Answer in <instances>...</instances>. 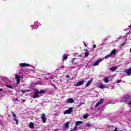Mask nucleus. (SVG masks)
Returning <instances> with one entry per match:
<instances>
[{"mask_svg": "<svg viewBox=\"0 0 131 131\" xmlns=\"http://www.w3.org/2000/svg\"><path fill=\"white\" fill-rule=\"evenodd\" d=\"M20 66L21 67H30V64L28 63H21L19 64Z\"/></svg>", "mask_w": 131, "mask_h": 131, "instance_id": "obj_6", "label": "nucleus"}, {"mask_svg": "<svg viewBox=\"0 0 131 131\" xmlns=\"http://www.w3.org/2000/svg\"><path fill=\"white\" fill-rule=\"evenodd\" d=\"M69 124H70V122H67L65 124H64V127L65 128H68L69 127Z\"/></svg>", "mask_w": 131, "mask_h": 131, "instance_id": "obj_19", "label": "nucleus"}, {"mask_svg": "<svg viewBox=\"0 0 131 131\" xmlns=\"http://www.w3.org/2000/svg\"><path fill=\"white\" fill-rule=\"evenodd\" d=\"M115 54H116V50L114 49L112 51L110 54L112 56V55H115Z\"/></svg>", "mask_w": 131, "mask_h": 131, "instance_id": "obj_20", "label": "nucleus"}, {"mask_svg": "<svg viewBox=\"0 0 131 131\" xmlns=\"http://www.w3.org/2000/svg\"><path fill=\"white\" fill-rule=\"evenodd\" d=\"M124 98L125 99V100H128L130 98V96H129L128 94H126L124 96Z\"/></svg>", "mask_w": 131, "mask_h": 131, "instance_id": "obj_15", "label": "nucleus"}, {"mask_svg": "<svg viewBox=\"0 0 131 131\" xmlns=\"http://www.w3.org/2000/svg\"><path fill=\"white\" fill-rule=\"evenodd\" d=\"M29 128H34V124H33V123L31 122L30 123L29 125Z\"/></svg>", "mask_w": 131, "mask_h": 131, "instance_id": "obj_17", "label": "nucleus"}, {"mask_svg": "<svg viewBox=\"0 0 131 131\" xmlns=\"http://www.w3.org/2000/svg\"><path fill=\"white\" fill-rule=\"evenodd\" d=\"M7 88H9V89H13V87L9 84L6 85Z\"/></svg>", "mask_w": 131, "mask_h": 131, "instance_id": "obj_27", "label": "nucleus"}, {"mask_svg": "<svg viewBox=\"0 0 131 131\" xmlns=\"http://www.w3.org/2000/svg\"><path fill=\"white\" fill-rule=\"evenodd\" d=\"M83 45L85 48H86V43H85V42H83Z\"/></svg>", "mask_w": 131, "mask_h": 131, "instance_id": "obj_33", "label": "nucleus"}, {"mask_svg": "<svg viewBox=\"0 0 131 131\" xmlns=\"http://www.w3.org/2000/svg\"><path fill=\"white\" fill-rule=\"evenodd\" d=\"M103 102H104V99H100L99 101V104H102V103H103Z\"/></svg>", "mask_w": 131, "mask_h": 131, "instance_id": "obj_26", "label": "nucleus"}, {"mask_svg": "<svg viewBox=\"0 0 131 131\" xmlns=\"http://www.w3.org/2000/svg\"><path fill=\"white\" fill-rule=\"evenodd\" d=\"M72 111H73V107H70L64 112V114H71V113H72Z\"/></svg>", "mask_w": 131, "mask_h": 131, "instance_id": "obj_1", "label": "nucleus"}, {"mask_svg": "<svg viewBox=\"0 0 131 131\" xmlns=\"http://www.w3.org/2000/svg\"><path fill=\"white\" fill-rule=\"evenodd\" d=\"M3 91H4L3 89H0V92H3Z\"/></svg>", "mask_w": 131, "mask_h": 131, "instance_id": "obj_36", "label": "nucleus"}, {"mask_svg": "<svg viewBox=\"0 0 131 131\" xmlns=\"http://www.w3.org/2000/svg\"><path fill=\"white\" fill-rule=\"evenodd\" d=\"M98 88H99L100 89H105V88H106V86L103 84H100Z\"/></svg>", "mask_w": 131, "mask_h": 131, "instance_id": "obj_18", "label": "nucleus"}, {"mask_svg": "<svg viewBox=\"0 0 131 131\" xmlns=\"http://www.w3.org/2000/svg\"><path fill=\"white\" fill-rule=\"evenodd\" d=\"M100 103H99L98 102L96 103V104L95 105V107H98Z\"/></svg>", "mask_w": 131, "mask_h": 131, "instance_id": "obj_29", "label": "nucleus"}, {"mask_svg": "<svg viewBox=\"0 0 131 131\" xmlns=\"http://www.w3.org/2000/svg\"><path fill=\"white\" fill-rule=\"evenodd\" d=\"M60 68H64V66L60 67Z\"/></svg>", "mask_w": 131, "mask_h": 131, "instance_id": "obj_39", "label": "nucleus"}, {"mask_svg": "<svg viewBox=\"0 0 131 131\" xmlns=\"http://www.w3.org/2000/svg\"><path fill=\"white\" fill-rule=\"evenodd\" d=\"M41 118L42 119L43 123H46L47 122V118H46V114H42Z\"/></svg>", "mask_w": 131, "mask_h": 131, "instance_id": "obj_3", "label": "nucleus"}, {"mask_svg": "<svg viewBox=\"0 0 131 131\" xmlns=\"http://www.w3.org/2000/svg\"><path fill=\"white\" fill-rule=\"evenodd\" d=\"M35 25H36V23H35Z\"/></svg>", "mask_w": 131, "mask_h": 131, "instance_id": "obj_40", "label": "nucleus"}, {"mask_svg": "<svg viewBox=\"0 0 131 131\" xmlns=\"http://www.w3.org/2000/svg\"><path fill=\"white\" fill-rule=\"evenodd\" d=\"M43 93H46V91L45 90H40V91H38L39 94H43Z\"/></svg>", "mask_w": 131, "mask_h": 131, "instance_id": "obj_23", "label": "nucleus"}, {"mask_svg": "<svg viewBox=\"0 0 131 131\" xmlns=\"http://www.w3.org/2000/svg\"><path fill=\"white\" fill-rule=\"evenodd\" d=\"M114 131H118V130H117V128H115V129Z\"/></svg>", "mask_w": 131, "mask_h": 131, "instance_id": "obj_37", "label": "nucleus"}, {"mask_svg": "<svg viewBox=\"0 0 131 131\" xmlns=\"http://www.w3.org/2000/svg\"><path fill=\"white\" fill-rule=\"evenodd\" d=\"M90 54V53L89 52V51L88 50H86L85 52V58L89 57V54Z\"/></svg>", "mask_w": 131, "mask_h": 131, "instance_id": "obj_21", "label": "nucleus"}, {"mask_svg": "<svg viewBox=\"0 0 131 131\" xmlns=\"http://www.w3.org/2000/svg\"><path fill=\"white\" fill-rule=\"evenodd\" d=\"M123 46H125V43H122L121 44V47H123Z\"/></svg>", "mask_w": 131, "mask_h": 131, "instance_id": "obj_30", "label": "nucleus"}, {"mask_svg": "<svg viewBox=\"0 0 131 131\" xmlns=\"http://www.w3.org/2000/svg\"><path fill=\"white\" fill-rule=\"evenodd\" d=\"M84 82L83 81H80L77 84H75L76 86H79V85H82Z\"/></svg>", "mask_w": 131, "mask_h": 131, "instance_id": "obj_9", "label": "nucleus"}, {"mask_svg": "<svg viewBox=\"0 0 131 131\" xmlns=\"http://www.w3.org/2000/svg\"><path fill=\"white\" fill-rule=\"evenodd\" d=\"M85 126H88V127H89V126H91V124L90 123L85 124Z\"/></svg>", "mask_w": 131, "mask_h": 131, "instance_id": "obj_28", "label": "nucleus"}, {"mask_svg": "<svg viewBox=\"0 0 131 131\" xmlns=\"http://www.w3.org/2000/svg\"><path fill=\"white\" fill-rule=\"evenodd\" d=\"M102 61V59L100 58L98 59L93 64V66H98L99 63H101V61Z\"/></svg>", "mask_w": 131, "mask_h": 131, "instance_id": "obj_5", "label": "nucleus"}, {"mask_svg": "<svg viewBox=\"0 0 131 131\" xmlns=\"http://www.w3.org/2000/svg\"><path fill=\"white\" fill-rule=\"evenodd\" d=\"M111 57V54H109V55L105 56V57L104 58H105V59H108V58H110Z\"/></svg>", "mask_w": 131, "mask_h": 131, "instance_id": "obj_24", "label": "nucleus"}, {"mask_svg": "<svg viewBox=\"0 0 131 131\" xmlns=\"http://www.w3.org/2000/svg\"><path fill=\"white\" fill-rule=\"evenodd\" d=\"M20 77L19 76V75H15V79L16 80V82L17 84H19L20 83V81L21 79H20Z\"/></svg>", "mask_w": 131, "mask_h": 131, "instance_id": "obj_4", "label": "nucleus"}, {"mask_svg": "<svg viewBox=\"0 0 131 131\" xmlns=\"http://www.w3.org/2000/svg\"><path fill=\"white\" fill-rule=\"evenodd\" d=\"M67 103H71L72 104L73 103H74V99H73V98H69L67 99Z\"/></svg>", "mask_w": 131, "mask_h": 131, "instance_id": "obj_10", "label": "nucleus"}, {"mask_svg": "<svg viewBox=\"0 0 131 131\" xmlns=\"http://www.w3.org/2000/svg\"><path fill=\"white\" fill-rule=\"evenodd\" d=\"M82 123H83V122H82V121H76L75 126H77L78 125H79L80 124H82Z\"/></svg>", "mask_w": 131, "mask_h": 131, "instance_id": "obj_12", "label": "nucleus"}, {"mask_svg": "<svg viewBox=\"0 0 131 131\" xmlns=\"http://www.w3.org/2000/svg\"><path fill=\"white\" fill-rule=\"evenodd\" d=\"M68 59V55L64 54L62 56V61H66Z\"/></svg>", "mask_w": 131, "mask_h": 131, "instance_id": "obj_11", "label": "nucleus"}, {"mask_svg": "<svg viewBox=\"0 0 131 131\" xmlns=\"http://www.w3.org/2000/svg\"><path fill=\"white\" fill-rule=\"evenodd\" d=\"M11 113L13 117L14 118L13 120L16 122V124H18L19 123V121L18 120V119H16V117H17V115H16L13 112H11Z\"/></svg>", "mask_w": 131, "mask_h": 131, "instance_id": "obj_2", "label": "nucleus"}, {"mask_svg": "<svg viewBox=\"0 0 131 131\" xmlns=\"http://www.w3.org/2000/svg\"><path fill=\"white\" fill-rule=\"evenodd\" d=\"M125 72L127 73L128 76L131 75V69H126L125 70Z\"/></svg>", "mask_w": 131, "mask_h": 131, "instance_id": "obj_8", "label": "nucleus"}, {"mask_svg": "<svg viewBox=\"0 0 131 131\" xmlns=\"http://www.w3.org/2000/svg\"><path fill=\"white\" fill-rule=\"evenodd\" d=\"M66 77H68V78H70V76L67 75L66 76Z\"/></svg>", "mask_w": 131, "mask_h": 131, "instance_id": "obj_35", "label": "nucleus"}, {"mask_svg": "<svg viewBox=\"0 0 131 131\" xmlns=\"http://www.w3.org/2000/svg\"><path fill=\"white\" fill-rule=\"evenodd\" d=\"M110 70H111V71H113V72H114V71H116V70H117V67H113L110 68Z\"/></svg>", "mask_w": 131, "mask_h": 131, "instance_id": "obj_13", "label": "nucleus"}, {"mask_svg": "<svg viewBox=\"0 0 131 131\" xmlns=\"http://www.w3.org/2000/svg\"><path fill=\"white\" fill-rule=\"evenodd\" d=\"M38 90H37L34 93V95L33 96V98H38Z\"/></svg>", "mask_w": 131, "mask_h": 131, "instance_id": "obj_7", "label": "nucleus"}, {"mask_svg": "<svg viewBox=\"0 0 131 131\" xmlns=\"http://www.w3.org/2000/svg\"><path fill=\"white\" fill-rule=\"evenodd\" d=\"M104 81L106 83H108V82H109V78H108L107 77L105 78L104 79Z\"/></svg>", "mask_w": 131, "mask_h": 131, "instance_id": "obj_22", "label": "nucleus"}, {"mask_svg": "<svg viewBox=\"0 0 131 131\" xmlns=\"http://www.w3.org/2000/svg\"><path fill=\"white\" fill-rule=\"evenodd\" d=\"M22 102L24 103V102H25V99L23 100Z\"/></svg>", "mask_w": 131, "mask_h": 131, "instance_id": "obj_38", "label": "nucleus"}, {"mask_svg": "<svg viewBox=\"0 0 131 131\" xmlns=\"http://www.w3.org/2000/svg\"><path fill=\"white\" fill-rule=\"evenodd\" d=\"M75 60H76V59L73 58L71 61V63H72V64H73L74 65H77V64H78L77 62L74 61H75Z\"/></svg>", "mask_w": 131, "mask_h": 131, "instance_id": "obj_16", "label": "nucleus"}, {"mask_svg": "<svg viewBox=\"0 0 131 131\" xmlns=\"http://www.w3.org/2000/svg\"><path fill=\"white\" fill-rule=\"evenodd\" d=\"M89 115H88V114H85L83 116V118H84V119H86L88 117Z\"/></svg>", "mask_w": 131, "mask_h": 131, "instance_id": "obj_25", "label": "nucleus"}, {"mask_svg": "<svg viewBox=\"0 0 131 131\" xmlns=\"http://www.w3.org/2000/svg\"><path fill=\"white\" fill-rule=\"evenodd\" d=\"M93 82V80H90L85 84V88H88V86H89L90 85V84H91L92 83V82Z\"/></svg>", "mask_w": 131, "mask_h": 131, "instance_id": "obj_14", "label": "nucleus"}, {"mask_svg": "<svg viewBox=\"0 0 131 131\" xmlns=\"http://www.w3.org/2000/svg\"><path fill=\"white\" fill-rule=\"evenodd\" d=\"M120 82H121V80H117V83H120Z\"/></svg>", "mask_w": 131, "mask_h": 131, "instance_id": "obj_31", "label": "nucleus"}, {"mask_svg": "<svg viewBox=\"0 0 131 131\" xmlns=\"http://www.w3.org/2000/svg\"><path fill=\"white\" fill-rule=\"evenodd\" d=\"M128 104L130 105L131 106V101H129Z\"/></svg>", "mask_w": 131, "mask_h": 131, "instance_id": "obj_34", "label": "nucleus"}, {"mask_svg": "<svg viewBox=\"0 0 131 131\" xmlns=\"http://www.w3.org/2000/svg\"><path fill=\"white\" fill-rule=\"evenodd\" d=\"M96 48H97V45H94L93 49H96Z\"/></svg>", "mask_w": 131, "mask_h": 131, "instance_id": "obj_32", "label": "nucleus"}]
</instances>
